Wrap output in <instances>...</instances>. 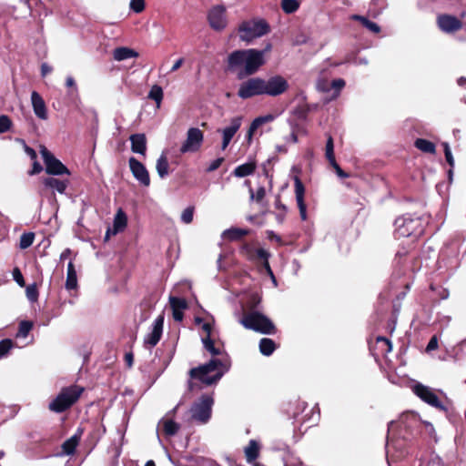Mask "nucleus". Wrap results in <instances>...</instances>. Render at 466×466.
<instances>
[{
    "label": "nucleus",
    "mask_w": 466,
    "mask_h": 466,
    "mask_svg": "<svg viewBox=\"0 0 466 466\" xmlns=\"http://www.w3.org/2000/svg\"><path fill=\"white\" fill-rule=\"evenodd\" d=\"M201 341L205 350L213 358L208 363L191 369L189 375L192 380H197L206 385H212L217 383L229 370L231 362L222 349L215 346L214 340L209 336H202Z\"/></svg>",
    "instance_id": "nucleus-1"
},
{
    "label": "nucleus",
    "mask_w": 466,
    "mask_h": 466,
    "mask_svg": "<svg viewBox=\"0 0 466 466\" xmlns=\"http://www.w3.org/2000/svg\"><path fill=\"white\" fill-rule=\"evenodd\" d=\"M394 225L396 238H407L410 242L417 240L424 232L423 221L419 217L404 215L398 218Z\"/></svg>",
    "instance_id": "nucleus-2"
},
{
    "label": "nucleus",
    "mask_w": 466,
    "mask_h": 466,
    "mask_svg": "<svg viewBox=\"0 0 466 466\" xmlns=\"http://www.w3.org/2000/svg\"><path fill=\"white\" fill-rule=\"evenodd\" d=\"M84 388L78 385H71L63 388L57 396L53 399L48 409L56 413H61L71 408L80 398Z\"/></svg>",
    "instance_id": "nucleus-3"
},
{
    "label": "nucleus",
    "mask_w": 466,
    "mask_h": 466,
    "mask_svg": "<svg viewBox=\"0 0 466 466\" xmlns=\"http://www.w3.org/2000/svg\"><path fill=\"white\" fill-rule=\"evenodd\" d=\"M238 32L241 40L249 42L267 35L269 32V25L264 19L254 18L243 21L239 25Z\"/></svg>",
    "instance_id": "nucleus-4"
},
{
    "label": "nucleus",
    "mask_w": 466,
    "mask_h": 466,
    "mask_svg": "<svg viewBox=\"0 0 466 466\" xmlns=\"http://www.w3.org/2000/svg\"><path fill=\"white\" fill-rule=\"evenodd\" d=\"M240 323L248 329H252L263 334H274L275 326L272 321L259 312H250L245 315Z\"/></svg>",
    "instance_id": "nucleus-5"
},
{
    "label": "nucleus",
    "mask_w": 466,
    "mask_h": 466,
    "mask_svg": "<svg viewBox=\"0 0 466 466\" xmlns=\"http://www.w3.org/2000/svg\"><path fill=\"white\" fill-rule=\"evenodd\" d=\"M213 402L211 396L203 395L190 409L192 420L202 424L207 423L211 417Z\"/></svg>",
    "instance_id": "nucleus-6"
},
{
    "label": "nucleus",
    "mask_w": 466,
    "mask_h": 466,
    "mask_svg": "<svg viewBox=\"0 0 466 466\" xmlns=\"http://www.w3.org/2000/svg\"><path fill=\"white\" fill-rule=\"evenodd\" d=\"M271 45L268 44L262 50L246 49L245 73L246 76L255 74L265 63V54L270 51Z\"/></svg>",
    "instance_id": "nucleus-7"
},
{
    "label": "nucleus",
    "mask_w": 466,
    "mask_h": 466,
    "mask_svg": "<svg viewBox=\"0 0 466 466\" xmlns=\"http://www.w3.org/2000/svg\"><path fill=\"white\" fill-rule=\"evenodd\" d=\"M288 80L280 76L275 75L268 79L262 78L263 95L268 96H279L289 89Z\"/></svg>",
    "instance_id": "nucleus-8"
},
{
    "label": "nucleus",
    "mask_w": 466,
    "mask_h": 466,
    "mask_svg": "<svg viewBox=\"0 0 466 466\" xmlns=\"http://www.w3.org/2000/svg\"><path fill=\"white\" fill-rule=\"evenodd\" d=\"M40 154L46 166V172L52 176L70 175L68 168L57 159L45 146L40 147Z\"/></svg>",
    "instance_id": "nucleus-9"
},
{
    "label": "nucleus",
    "mask_w": 466,
    "mask_h": 466,
    "mask_svg": "<svg viewBox=\"0 0 466 466\" xmlns=\"http://www.w3.org/2000/svg\"><path fill=\"white\" fill-rule=\"evenodd\" d=\"M204 142V133L198 127H190L187 131V137L182 143L179 152L181 154L198 152Z\"/></svg>",
    "instance_id": "nucleus-10"
},
{
    "label": "nucleus",
    "mask_w": 466,
    "mask_h": 466,
    "mask_svg": "<svg viewBox=\"0 0 466 466\" xmlns=\"http://www.w3.org/2000/svg\"><path fill=\"white\" fill-rule=\"evenodd\" d=\"M238 97L248 99L253 96H264L261 77H251L242 82L238 90Z\"/></svg>",
    "instance_id": "nucleus-11"
},
{
    "label": "nucleus",
    "mask_w": 466,
    "mask_h": 466,
    "mask_svg": "<svg viewBox=\"0 0 466 466\" xmlns=\"http://www.w3.org/2000/svg\"><path fill=\"white\" fill-rule=\"evenodd\" d=\"M345 85L346 82L342 78L334 79L329 83L328 79L319 77L316 81V89L321 93H330L329 99L332 100L339 97Z\"/></svg>",
    "instance_id": "nucleus-12"
},
{
    "label": "nucleus",
    "mask_w": 466,
    "mask_h": 466,
    "mask_svg": "<svg viewBox=\"0 0 466 466\" xmlns=\"http://www.w3.org/2000/svg\"><path fill=\"white\" fill-rule=\"evenodd\" d=\"M412 391L416 396H418L421 400H423L427 404L434 408H437L441 410H445L444 405L439 400L434 390L430 387L418 382L413 385Z\"/></svg>",
    "instance_id": "nucleus-13"
},
{
    "label": "nucleus",
    "mask_w": 466,
    "mask_h": 466,
    "mask_svg": "<svg viewBox=\"0 0 466 466\" xmlns=\"http://www.w3.org/2000/svg\"><path fill=\"white\" fill-rule=\"evenodd\" d=\"M208 21L210 27L216 31H222L227 26L226 8L223 5H215L208 13Z\"/></svg>",
    "instance_id": "nucleus-14"
},
{
    "label": "nucleus",
    "mask_w": 466,
    "mask_h": 466,
    "mask_svg": "<svg viewBox=\"0 0 466 466\" xmlns=\"http://www.w3.org/2000/svg\"><path fill=\"white\" fill-rule=\"evenodd\" d=\"M164 315L157 316L152 323L151 330L144 339V346L147 349L154 348L160 340L163 333Z\"/></svg>",
    "instance_id": "nucleus-15"
},
{
    "label": "nucleus",
    "mask_w": 466,
    "mask_h": 466,
    "mask_svg": "<svg viewBox=\"0 0 466 466\" xmlns=\"http://www.w3.org/2000/svg\"><path fill=\"white\" fill-rule=\"evenodd\" d=\"M128 165L132 175L140 183V185L148 187L150 185V177L144 164L134 157H131L128 159Z\"/></svg>",
    "instance_id": "nucleus-16"
},
{
    "label": "nucleus",
    "mask_w": 466,
    "mask_h": 466,
    "mask_svg": "<svg viewBox=\"0 0 466 466\" xmlns=\"http://www.w3.org/2000/svg\"><path fill=\"white\" fill-rule=\"evenodd\" d=\"M242 123V117L241 116H236L231 118L230 124L228 127H226L222 129V145L221 149L225 150L228 146L229 145L231 139L235 136V134L238 132V130L240 128Z\"/></svg>",
    "instance_id": "nucleus-17"
},
{
    "label": "nucleus",
    "mask_w": 466,
    "mask_h": 466,
    "mask_svg": "<svg viewBox=\"0 0 466 466\" xmlns=\"http://www.w3.org/2000/svg\"><path fill=\"white\" fill-rule=\"evenodd\" d=\"M438 25L445 33H454L462 27V23L456 16L441 15L438 16Z\"/></svg>",
    "instance_id": "nucleus-18"
},
{
    "label": "nucleus",
    "mask_w": 466,
    "mask_h": 466,
    "mask_svg": "<svg viewBox=\"0 0 466 466\" xmlns=\"http://www.w3.org/2000/svg\"><path fill=\"white\" fill-rule=\"evenodd\" d=\"M31 105L35 116L41 120L48 118L47 108L45 100L36 91L31 93Z\"/></svg>",
    "instance_id": "nucleus-19"
},
{
    "label": "nucleus",
    "mask_w": 466,
    "mask_h": 466,
    "mask_svg": "<svg viewBox=\"0 0 466 466\" xmlns=\"http://www.w3.org/2000/svg\"><path fill=\"white\" fill-rule=\"evenodd\" d=\"M295 195L298 208L299 209V215L302 220L307 219V207L304 202L305 187L302 181L296 177L294 178Z\"/></svg>",
    "instance_id": "nucleus-20"
},
{
    "label": "nucleus",
    "mask_w": 466,
    "mask_h": 466,
    "mask_svg": "<svg viewBox=\"0 0 466 466\" xmlns=\"http://www.w3.org/2000/svg\"><path fill=\"white\" fill-rule=\"evenodd\" d=\"M43 184L46 187L52 190L53 193L65 194L69 185L67 179H59L53 177H48L43 179Z\"/></svg>",
    "instance_id": "nucleus-21"
},
{
    "label": "nucleus",
    "mask_w": 466,
    "mask_h": 466,
    "mask_svg": "<svg viewBox=\"0 0 466 466\" xmlns=\"http://www.w3.org/2000/svg\"><path fill=\"white\" fill-rule=\"evenodd\" d=\"M246 50H235L228 56V68L235 71L241 66L245 67Z\"/></svg>",
    "instance_id": "nucleus-22"
},
{
    "label": "nucleus",
    "mask_w": 466,
    "mask_h": 466,
    "mask_svg": "<svg viewBox=\"0 0 466 466\" xmlns=\"http://www.w3.org/2000/svg\"><path fill=\"white\" fill-rule=\"evenodd\" d=\"M131 150L134 153L145 156L147 151V137L143 133L133 134L129 137Z\"/></svg>",
    "instance_id": "nucleus-23"
},
{
    "label": "nucleus",
    "mask_w": 466,
    "mask_h": 466,
    "mask_svg": "<svg viewBox=\"0 0 466 466\" xmlns=\"http://www.w3.org/2000/svg\"><path fill=\"white\" fill-rule=\"evenodd\" d=\"M274 119H275V116L272 114H268L265 116H260L256 117L251 122L249 128L248 130L247 139L248 140V142L251 141L254 133L257 131V129L259 127H261L262 125H264L266 123L272 122V121H274Z\"/></svg>",
    "instance_id": "nucleus-24"
},
{
    "label": "nucleus",
    "mask_w": 466,
    "mask_h": 466,
    "mask_svg": "<svg viewBox=\"0 0 466 466\" xmlns=\"http://www.w3.org/2000/svg\"><path fill=\"white\" fill-rule=\"evenodd\" d=\"M274 119H275V116L272 114H268L265 116H260L256 117L251 122L249 128L248 130L247 139L248 140V142L251 141L254 133L257 131V129L259 127H261L262 125H264L266 123L272 122V121H274Z\"/></svg>",
    "instance_id": "nucleus-25"
},
{
    "label": "nucleus",
    "mask_w": 466,
    "mask_h": 466,
    "mask_svg": "<svg viewBox=\"0 0 466 466\" xmlns=\"http://www.w3.org/2000/svg\"><path fill=\"white\" fill-rule=\"evenodd\" d=\"M249 232L250 231L246 228L232 227L230 228L225 229L221 234V238L229 241H237L248 235Z\"/></svg>",
    "instance_id": "nucleus-26"
},
{
    "label": "nucleus",
    "mask_w": 466,
    "mask_h": 466,
    "mask_svg": "<svg viewBox=\"0 0 466 466\" xmlns=\"http://www.w3.org/2000/svg\"><path fill=\"white\" fill-rule=\"evenodd\" d=\"M260 446L259 443L255 440H250L248 446L244 449L246 461L249 464L256 463L255 461L259 455Z\"/></svg>",
    "instance_id": "nucleus-27"
},
{
    "label": "nucleus",
    "mask_w": 466,
    "mask_h": 466,
    "mask_svg": "<svg viewBox=\"0 0 466 466\" xmlns=\"http://www.w3.org/2000/svg\"><path fill=\"white\" fill-rule=\"evenodd\" d=\"M82 431L79 429L76 434H74L71 438L66 440L62 445L63 453L66 455H71L75 452L80 438H81Z\"/></svg>",
    "instance_id": "nucleus-28"
},
{
    "label": "nucleus",
    "mask_w": 466,
    "mask_h": 466,
    "mask_svg": "<svg viewBox=\"0 0 466 466\" xmlns=\"http://www.w3.org/2000/svg\"><path fill=\"white\" fill-rule=\"evenodd\" d=\"M137 56V51L126 46L116 47L113 51V57L116 61H124Z\"/></svg>",
    "instance_id": "nucleus-29"
},
{
    "label": "nucleus",
    "mask_w": 466,
    "mask_h": 466,
    "mask_svg": "<svg viewBox=\"0 0 466 466\" xmlns=\"http://www.w3.org/2000/svg\"><path fill=\"white\" fill-rule=\"evenodd\" d=\"M127 225V217L126 213L119 208L114 218L113 221V233L116 234L122 232Z\"/></svg>",
    "instance_id": "nucleus-30"
},
{
    "label": "nucleus",
    "mask_w": 466,
    "mask_h": 466,
    "mask_svg": "<svg viewBox=\"0 0 466 466\" xmlns=\"http://www.w3.org/2000/svg\"><path fill=\"white\" fill-rule=\"evenodd\" d=\"M351 20L358 21L361 24L362 26L367 28L369 31L378 34L380 32V26L368 19L366 16L360 15H351L350 17Z\"/></svg>",
    "instance_id": "nucleus-31"
},
{
    "label": "nucleus",
    "mask_w": 466,
    "mask_h": 466,
    "mask_svg": "<svg viewBox=\"0 0 466 466\" xmlns=\"http://www.w3.org/2000/svg\"><path fill=\"white\" fill-rule=\"evenodd\" d=\"M414 146L417 149L423 153L427 154H435L436 153V146L433 142L427 140L425 138H417L414 141Z\"/></svg>",
    "instance_id": "nucleus-32"
},
{
    "label": "nucleus",
    "mask_w": 466,
    "mask_h": 466,
    "mask_svg": "<svg viewBox=\"0 0 466 466\" xmlns=\"http://www.w3.org/2000/svg\"><path fill=\"white\" fill-rule=\"evenodd\" d=\"M67 274L66 280V289L73 290L77 288V275L74 264H67Z\"/></svg>",
    "instance_id": "nucleus-33"
},
{
    "label": "nucleus",
    "mask_w": 466,
    "mask_h": 466,
    "mask_svg": "<svg viewBox=\"0 0 466 466\" xmlns=\"http://www.w3.org/2000/svg\"><path fill=\"white\" fill-rule=\"evenodd\" d=\"M157 172L161 178H165L168 175L169 165L165 154H162L157 160Z\"/></svg>",
    "instance_id": "nucleus-34"
},
{
    "label": "nucleus",
    "mask_w": 466,
    "mask_h": 466,
    "mask_svg": "<svg viewBox=\"0 0 466 466\" xmlns=\"http://www.w3.org/2000/svg\"><path fill=\"white\" fill-rule=\"evenodd\" d=\"M276 350V344L271 339L263 338L259 341V351L264 356H270Z\"/></svg>",
    "instance_id": "nucleus-35"
},
{
    "label": "nucleus",
    "mask_w": 466,
    "mask_h": 466,
    "mask_svg": "<svg viewBox=\"0 0 466 466\" xmlns=\"http://www.w3.org/2000/svg\"><path fill=\"white\" fill-rule=\"evenodd\" d=\"M254 171H255V166L253 164L245 163V164L238 166L234 169L233 174L237 177H245L247 176L253 174Z\"/></svg>",
    "instance_id": "nucleus-36"
},
{
    "label": "nucleus",
    "mask_w": 466,
    "mask_h": 466,
    "mask_svg": "<svg viewBox=\"0 0 466 466\" xmlns=\"http://www.w3.org/2000/svg\"><path fill=\"white\" fill-rule=\"evenodd\" d=\"M147 97L149 99H152L156 102L157 104V107L159 108L160 107V105H161V102H162V99H163V89L161 86H157V85H154L149 93H148V96Z\"/></svg>",
    "instance_id": "nucleus-37"
},
{
    "label": "nucleus",
    "mask_w": 466,
    "mask_h": 466,
    "mask_svg": "<svg viewBox=\"0 0 466 466\" xmlns=\"http://www.w3.org/2000/svg\"><path fill=\"white\" fill-rule=\"evenodd\" d=\"M325 156L329 164L336 162L334 156V143L331 136H329L326 142Z\"/></svg>",
    "instance_id": "nucleus-38"
},
{
    "label": "nucleus",
    "mask_w": 466,
    "mask_h": 466,
    "mask_svg": "<svg viewBox=\"0 0 466 466\" xmlns=\"http://www.w3.org/2000/svg\"><path fill=\"white\" fill-rule=\"evenodd\" d=\"M299 7V2L298 0H282L281 8L286 14H292L296 12Z\"/></svg>",
    "instance_id": "nucleus-39"
},
{
    "label": "nucleus",
    "mask_w": 466,
    "mask_h": 466,
    "mask_svg": "<svg viewBox=\"0 0 466 466\" xmlns=\"http://www.w3.org/2000/svg\"><path fill=\"white\" fill-rule=\"evenodd\" d=\"M33 328V323L28 320H23L19 323V329L16 333V338H26Z\"/></svg>",
    "instance_id": "nucleus-40"
},
{
    "label": "nucleus",
    "mask_w": 466,
    "mask_h": 466,
    "mask_svg": "<svg viewBox=\"0 0 466 466\" xmlns=\"http://www.w3.org/2000/svg\"><path fill=\"white\" fill-rule=\"evenodd\" d=\"M35 239V234L33 232H25L21 235L19 240V247L22 249L27 248L30 247Z\"/></svg>",
    "instance_id": "nucleus-41"
},
{
    "label": "nucleus",
    "mask_w": 466,
    "mask_h": 466,
    "mask_svg": "<svg viewBox=\"0 0 466 466\" xmlns=\"http://www.w3.org/2000/svg\"><path fill=\"white\" fill-rule=\"evenodd\" d=\"M164 431L168 436L175 435L179 430V425L172 420H166L163 421Z\"/></svg>",
    "instance_id": "nucleus-42"
},
{
    "label": "nucleus",
    "mask_w": 466,
    "mask_h": 466,
    "mask_svg": "<svg viewBox=\"0 0 466 466\" xmlns=\"http://www.w3.org/2000/svg\"><path fill=\"white\" fill-rule=\"evenodd\" d=\"M169 303L172 309L184 310L187 307V301L184 299L178 297L170 296Z\"/></svg>",
    "instance_id": "nucleus-43"
},
{
    "label": "nucleus",
    "mask_w": 466,
    "mask_h": 466,
    "mask_svg": "<svg viewBox=\"0 0 466 466\" xmlns=\"http://www.w3.org/2000/svg\"><path fill=\"white\" fill-rule=\"evenodd\" d=\"M195 208L189 206L185 208L180 216V220L184 224H190L193 221Z\"/></svg>",
    "instance_id": "nucleus-44"
},
{
    "label": "nucleus",
    "mask_w": 466,
    "mask_h": 466,
    "mask_svg": "<svg viewBox=\"0 0 466 466\" xmlns=\"http://www.w3.org/2000/svg\"><path fill=\"white\" fill-rule=\"evenodd\" d=\"M13 341L9 339H5L0 341V359L7 356L10 350L13 348Z\"/></svg>",
    "instance_id": "nucleus-45"
},
{
    "label": "nucleus",
    "mask_w": 466,
    "mask_h": 466,
    "mask_svg": "<svg viewBox=\"0 0 466 466\" xmlns=\"http://www.w3.org/2000/svg\"><path fill=\"white\" fill-rule=\"evenodd\" d=\"M26 298L31 302H35L38 299V290L35 284H32L25 289Z\"/></svg>",
    "instance_id": "nucleus-46"
},
{
    "label": "nucleus",
    "mask_w": 466,
    "mask_h": 466,
    "mask_svg": "<svg viewBox=\"0 0 466 466\" xmlns=\"http://www.w3.org/2000/svg\"><path fill=\"white\" fill-rule=\"evenodd\" d=\"M12 126V121L9 116L5 115L0 116V134L7 132Z\"/></svg>",
    "instance_id": "nucleus-47"
},
{
    "label": "nucleus",
    "mask_w": 466,
    "mask_h": 466,
    "mask_svg": "<svg viewBox=\"0 0 466 466\" xmlns=\"http://www.w3.org/2000/svg\"><path fill=\"white\" fill-rule=\"evenodd\" d=\"M377 343L380 345L381 350L385 354L390 352L392 350L391 342L384 337H378Z\"/></svg>",
    "instance_id": "nucleus-48"
},
{
    "label": "nucleus",
    "mask_w": 466,
    "mask_h": 466,
    "mask_svg": "<svg viewBox=\"0 0 466 466\" xmlns=\"http://www.w3.org/2000/svg\"><path fill=\"white\" fill-rule=\"evenodd\" d=\"M249 193H250V199L251 200H255L257 202H260L264 197H265V194H266V190L263 187H260L258 188L256 194L253 192V189L252 188H249Z\"/></svg>",
    "instance_id": "nucleus-49"
},
{
    "label": "nucleus",
    "mask_w": 466,
    "mask_h": 466,
    "mask_svg": "<svg viewBox=\"0 0 466 466\" xmlns=\"http://www.w3.org/2000/svg\"><path fill=\"white\" fill-rule=\"evenodd\" d=\"M129 6L135 13L139 14L145 9V0H131Z\"/></svg>",
    "instance_id": "nucleus-50"
},
{
    "label": "nucleus",
    "mask_w": 466,
    "mask_h": 466,
    "mask_svg": "<svg viewBox=\"0 0 466 466\" xmlns=\"http://www.w3.org/2000/svg\"><path fill=\"white\" fill-rule=\"evenodd\" d=\"M13 278H14V280L20 286V287H25V280H24V278H23V275L20 271L19 268H15L14 270H13Z\"/></svg>",
    "instance_id": "nucleus-51"
},
{
    "label": "nucleus",
    "mask_w": 466,
    "mask_h": 466,
    "mask_svg": "<svg viewBox=\"0 0 466 466\" xmlns=\"http://www.w3.org/2000/svg\"><path fill=\"white\" fill-rule=\"evenodd\" d=\"M224 162V157H218L210 162L208 167H207V172H213L217 170L221 164Z\"/></svg>",
    "instance_id": "nucleus-52"
},
{
    "label": "nucleus",
    "mask_w": 466,
    "mask_h": 466,
    "mask_svg": "<svg viewBox=\"0 0 466 466\" xmlns=\"http://www.w3.org/2000/svg\"><path fill=\"white\" fill-rule=\"evenodd\" d=\"M332 166V167L335 169V172L337 174L338 177H341V178H346V177H349V174L346 173L345 171H343L341 169V167L339 166V164L337 163V161L332 164H330Z\"/></svg>",
    "instance_id": "nucleus-53"
},
{
    "label": "nucleus",
    "mask_w": 466,
    "mask_h": 466,
    "mask_svg": "<svg viewBox=\"0 0 466 466\" xmlns=\"http://www.w3.org/2000/svg\"><path fill=\"white\" fill-rule=\"evenodd\" d=\"M73 259V257H72V251L69 249V248H66L65 249L61 255H60V260L62 262L66 261V260H69V262H71Z\"/></svg>",
    "instance_id": "nucleus-54"
},
{
    "label": "nucleus",
    "mask_w": 466,
    "mask_h": 466,
    "mask_svg": "<svg viewBox=\"0 0 466 466\" xmlns=\"http://www.w3.org/2000/svg\"><path fill=\"white\" fill-rule=\"evenodd\" d=\"M437 348H438V339H437V338L435 336H433L430 339V341H429V343H428V345L426 347V350L427 351H431V350H436Z\"/></svg>",
    "instance_id": "nucleus-55"
},
{
    "label": "nucleus",
    "mask_w": 466,
    "mask_h": 466,
    "mask_svg": "<svg viewBox=\"0 0 466 466\" xmlns=\"http://www.w3.org/2000/svg\"><path fill=\"white\" fill-rule=\"evenodd\" d=\"M43 170V167L37 161H34L32 169L29 171V175H35L40 173Z\"/></svg>",
    "instance_id": "nucleus-56"
},
{
    "label": "nucleus",
    "mask_w": 466,
    "mask_h": 466,
    "mask_svg": "<svg viewBox=\"0 0 466 466\" xmlns=\"http://www.w3.org/2000/svg\"><path fill=\"white\" fill-rule=\"evenodd\" d=\"M256 254L258 256V258H261V259H264L265 262H268V259L269 258V254L267 250L263 249V248H258L256 250Z\"/></svg>",
    "instance_id": "nucleus-57"
},
{
    "label": "nucleus",
    "mask_w": 466,
    "mask_h": 466,
    "mask_svg": "<svg viewBox=\"0 0 466 466\" xmlns=\"http://www.w3.org/2000/svg\"><path fill=\"white\" fill-rule=\"evenodd\" d=\"M201 329L205 332V334L203 336H209V338H211L212 327H211V324L209 322L202 323Z\"/></svg>",
    "instance_id": "nucleus-58"
},
{
    "label": "nucleus",
    "mask_w": 466,
    "mask_h": 466,
    "mask_svg": "<svg viewBox=\"0 0 466 466\" xmlns=\"http://www.w3.org/2000/svg\"><path fill=\"white\" fill-rule=\"evenodd\" d=\"M409 253V249L402 247L400 248L395 254L396 258L402 259L404 258Z\"/></svg>",
    "instance_id": "nucleus-59"
},
{
    "label": "nucleus",
    "mask_w": 466,
    "mask_h": 466,
    "mask_svg": "<svg viewBox=\"0 0 466 466\" xmlns=\"http://www.w3.org/2000/svg\"><path fill=\"white\" fill-rule=\"evenodd\" d=\"M52 72V67L46 63H43L41 66V75L42 76H46L47 74Z\"/></svg>",
    "instance_id": "nucleus-60"
},
{
    "label": "nucleus",
    "mask_w": 466,
    "mask_h": 466,
    "mask_svg": "<svg viewBox=\"0 0 466 466\" xmlns=\"http://www.w3.org/2000/svg\"><path fill=\"white\" fill-rule=\"evenodd\" d=\"M173 318L176 321H181L183 319V310L172 309Z\"/></svg>",
    "instance_id": "nucleus-61"
},
{
    "label": "nucleus",
    "mask_w": 466,
    "mask_h": 466,
    "mask_svg": "<svg viewBox=\"0 0 466 466\" xmlns=\"http://www.w3.org/2000/svg\"><path fill=\"white\" fill-rule=\"evenodd\" d=\"M265 269L267 270V272L268 273V275L270 276L271 278V280L274 284V286L276 287L277 286V279L273 274V271L271 270L270 267H269V264H263Z\"/></svg>",
    "instance_id": "nucleus-62"
},
{
    "label": "nucleus",
    "mask_w": 466,
    "mask_h": 466,
    "mask_svg": "<svg viewBox=\"0 0 466 466\" xmlns=\"http://www.w3.org/2000/svg\"><path fill=\"white\" fill-rule=\"evenodd\" d=\"M184 63V58H178L175 63L174 65L172 66L171 69H170V72H175L177 71Z\"/></svg>",
    "instance_id": "nucleus-63"
},
{
    "label": "nucleus",
    "mask_w": 466,
    "mask_h": 466,
    "mask_svg": "<svg viewBox=\"0 0 466 466\" xmlns=\"http://www.w3.org/2000/svg\"><path fill=\"white\" fill-rule=\"evenodd\" d=\"M445 155V158H446V161L448 162V164L450 165L451 167H454V158L452 157V153L451 151V152H447V153H444Z\"/></svg>",
    "instance_id": "nucleus-64"
}]
</instances>
